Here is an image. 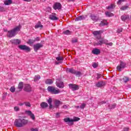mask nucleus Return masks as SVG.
I'll use <instances>...</instances> for the list:
<instances>
[{
    "label": "nucleus",
    "mask_w": 131,
    "mask_h": 131,
    "mask_svg": "<svg viewBox=\"0 0 131 131\" xmlns=\"http://www.w3.org/2000/svg\"><path fill=\"white\" fill-rule=\"evenodd\" d=\"M27 123H28V120L23 118L16 119L14 121V125L16 127H23Z\"/></svg>",
    "instance_id": "obj_1"
},
{
    "label": "nucleus",
    "mask_w": 131,
    "mask_h": 131,
    "mask_svg": "<svg viewBox=\"0 0 131 131\" xmlns=\"http://www.w3.org/2000/svg\"><path fill=\"white\" fill-rule=\"evenodd\" d=\"M20 26H17L14 28L12 30L8 31V34H7L8 37H10V38L14 37V36H15L16 34H17L16 32L20 31Z\"/></svg>",
    "instance_id": "obj_2"
},
{
    "label": "nucleus",
    "mask_w": 131,
    "mask_h": 131,
    "mask_svg": "<svg viewBox=\"0 0 131 131\" xmlns=\"http://www.w3.org/2000/svg\"><path fill=\"white\" fill-rule=\"evenodd\" d=\"M80 118L78 117H74V119H70V118H67L63 119L64 122H67L68 125H73L74 124L73 122L75 121H78L80 120Z\"/></svg>",
    "instance_id": "obj_3"
},
{
    "label": "nucleus",
    "mask_w": 131,
    "mask_h": 131,
    "mask_svg": "<svg viewBox=\"0 0 131 131\" xmlns=\"http://www.w3.org/2000/svg\"><path fill=\"white\" fill-rule=\"evenodd\" d=\"M56 88L53 86H49L47 88V90L49 92V93H50L51 94H53L54 95H57V94H59L60 90H56Z\"/></svg>",
    "instance_id": "obj_4"
},
{
    "label": "nucleus",
    "mask_w": 131,
    "mask_h": 131,
    "mask_svg": "<svg viewBox=\"0 0 131 131\" xmlns=\"http://www.w3.org/2000/svg\"><path fill=\"white\" fill-rule=\"evenodd\" d=\"M126 66V64L125 62L121 61L119 65L117 67V70L119 72L122 71V70L125 68Z\"/></svg>",
    "instance_id": "obj_5"
},
{
    "label": "nucleus",
    "mask_w": 131,
    "mask_h": 131,
    "mask_svg": "<svg viewBox=\"0 0 131 131\" xmlns=\"http://www.w3.org/2000/svg\"><path fill=\"white\" fill-rule=\"evenodd\" d=\"M18 48L19 50H21V51H26V52H30V51H31L30 48L26 45H19Z\"/></svg>",
    "instance_id": "obj_6"
},
{
    "label": "nucleus",
    "mask_w": 131,
    "mask_h": 131,
    "mask_svg": "<svg viewBox=\"0 0 131 131\" xmlns=\"http://www.w3.org/2000/svg\"><path fill=\"white\" fill-rule=\"evenodd\" d=\"M97 40L96 42H94V45L95 46H102L103 45V38H101V35H99V37H97Z\"/></svg>",
    "instance_id": "obj_7"
},
{
    "label": "nucleus",
    "mask_w": 131,
    "mask_h": 131,
    "mask_svg": "<svg viewBox=\"0 0 131 131\" xmlns=\"http://www.w3.org/2000/svg\"><path fill=\"white\" fill-rule=\"evenodd\" d=\"M54 10H62V5L59 2H56L53 6Z\"/></svg>",
    "instance_id": "obj_8"
},
{
    "label": "nucleus",
    "mask_w": 131,
    "mask_h": 131,
    "mask_svg": "<svg viewBox=\"0 0 131 131\" xmlns=\"http://www.w3.org/2000/svg\"><path fill=\"white\" fill-rule=\"evenodd\" d=\"M43 47V45L40 43H36L33 46L34 51L37 52L38 51V50H39L40 48H42Z\"/></svg>",
    "instance_id": "obj_9"
},
{
    "label": "nucleus",
    "mask_w": 131,
    "mask_h": 131,
    "mask_svg": "<svg viewBox=\"0 0 131 131\" xmlns=\"http://www.w3.org/2000/svg\"><path fill=\"white\" fill-rule=\"evenodd\" d=\"M56 84L57 86V88H59V89H63L64 86H65V85H64V83L63 81H61L60 79H57L56 82Z\"/></svg>",
    "instance_id": "obj_10"
},
{
    "label": "nucleus",
    "mask_w": 131,
    "mask_h": 131,
    "mask_svg": "<svg viewBox=\"0 0 131 131\" xmlns=\"http://www.w3.org/2000/svg\"><path fill=\"white\" fill-rule=\"evenodd\" d=\"M69 88L73 91H77V90H79V89L78 85H76L74 84H69Z\"/></svg>",
    "instance_id": "obj_11"
},
{
    "label": "nucleus",
    "mask_w": 131,
    "mask_h": 131,
    "mask_svg": "<svg viewBox=\"0 0 131 131\" xmlns=\"http://www.w3.org/2000/svg\"><path fill=\"white\" fill-rule=\"evenodd\" d=\"M25 113L27 115H29L31 117V118L33 120H34L35 119V116H34V114L32 113V112L31 111H26Z\"/></svg>",
    "instance_id": "obj_12"
},
{
    "label": "nucleus",
    "mask_w": 131,
    "mask_h": 131,
    "mask_svg": "<svg viewBox=\"0 0 131 131\" xmlns=\"http://www.w3.org/2000/svg\"><path fill=\"white\" fill-rule=\"evenodd\" d=\"M106 85V83L103 81H98L96 84V86L97 88H103V86H104V85Z\"/></svg>",
    "instance_id": "obj_13"
},
{
    "label": "nucleus",
    "mask_w": 131,
    "mask_h": 131,
    "mask_svg": "<svg viewBox=\"0 0 131 131\" xmlns=\"http://www.w3.org/2000/svg\"><path fill=\"white\" fill-rule=\"evenodd\" d=\"M11 42L12 43V45H15L16 46H17L18 45H20V43H21V40L18 39H14L12 40Z\"/></svg>",
    "instance_id": "obj_14"
},
{
    "label": "nucleus",
    "mask_w": 131,
    "mask_h": 131,
    "mask_svg": "<svg viewBox=\"0 0 131 131\" xmlns=\"http://www.w3.org/2000/svg\"><path fill=\"white\" fill-rule=\"evenodd\" d=\"M24 91L27 92H31V86L29 84H26L25 85Z\"/></svg>",
    "instance_id": "obj_15"
},
{
    "label": "nucleus",
    "mask_w": 131,
    "mask_h": 131,
    "mask_svg": "<svg viewBox=\"0 0 131 131\" xmlns=\"http://www.w3.org/2000/svg\"><path fill=\"white\" fill-rule=\"evenodd\" d=\"M100 53L101 51L98 48H95L92 50V54H94V55H100Z\"/></svg>",
    "instance_id": "obj_16"
},
{
    "label": "nucleus",
    "mask_w": 131,
    "mask_h": 131,
    "mask_svg": "<svg viewBox=\"0 0 131 131\" xmlns=\"http://www.w3.org/2000/svg\"><path fill=\"white\" fill-rule=\"evenodd\" d=\"M90 17L92 20H93V21H94V22H97V21L99 20V17L94 14H91Z\"/></svg>",
    "instance_id": "obj_17"
},
{
    "label": "nucleus",
    "mask_w": 131,
    "mask_h": 131,
    "mask_svg": "<svg viewBox=\"0 0 131 131\" xmlns=\"http://www.w3.org/2000/svg\"><path fill=\"white\" fill-rule=\"evenodd\" d=\"M49 19H50V20H53V21H57V20H59V18L53 15H49Z\"/></svg>",
    "instance_id": "obj_18"
},
{
    "label": "nucleus",
    "mask_w": 131,
    "mask_h": 131,
    "mask_svg": "<svg viewBox=\"0 0 131 131\" xmlns=\"http://www.w3.org/2000/svg\"><path fill=\"white\" fill-rule=\"evenodd\" d=\"M85 17L84 15H80L76 18L75 21H81V20H84Z\"/></svg>",
    "instance_id": "obj_19"
},
{
    "label": "nucleus",
    "mask_w": 131,
    "mask_h": 131,
    "mask_svg": "<svg viewBox=\"0 0 131 131\" xmlns=\"http://www.w3.org/2000/svg\"><path fill=\"white\" fill-rule=\"evenodd\" d=\"M41 108L42 109H45V108H47V107H49V104L47 102H42L40 104Z\"/></svg>",
    "instance_id": "obj_20"
},
{
    "label": "nucleus",
    "mask_w": 131,
    "mask_h": 131,
    "mask_svg": "<svg viewBox=\"0 0 131 131\" xmlns=\"http://www.w3.org/2000/svg\"><path fill=\"white\" fill-rule=\"evenodd\" d=\"M53 102V100L51 98H49L48 100V103L49 104V109H52L53 108V105H52V102Z\"/></svg>",
    "instance_id": "obj_21"
},
{
    "label": "nucleus",
    "mask_w": 131,
    "mask_h": 131,
    "mask_svg": "<svg viewBox=\"0 0 131 131\" xmlns=\"http://www.w3.org/2000/svg\"><path fill=\"white\" fill-rule=\"evenodd\" d=\"M43 27V26L41 25V23L40 21H38L36 25L35 26V28L37 29V28H42Z\"/></svg>",
    "instance_id": "obj_22"
},
{
    "label": "nucleus",
    "mask_w": 131,
    "mask_h": 131,
    "mask_svg": "<svg viewBox=\"0 0 131 131\" xmlns=\"http://www.w3.org/2000/svg\"><path fill=\"white\" fill-rule=\"evenodd\" d=\"M12 3H13L12 0H6L4 2V5H5V6H10Z\"/></svg>",
    "instance_id": "obj_23"
},
{
    "label": "nucleus",
    "mask_w": 131,
    "mask_h": 131,
    "mask_svg": "<svg viewBox=\"0 0 131 131\" xmlns=\"http://www.w3.org/2000/svg\"><path fill=\"white\" fill-rule=\"evenodd\" d=\"M100 33H103V32H102V31H95L93 32V34L95 36L100 35Z\"/></svg>",
    "instance_id": "obj_24"
},
{
    "label": "nucleus",
    "mask_w": 131,
    "mask_h": 131,
    "mask_svg": "<svg viewBox=\"0 0 131 131\" xmlns=\"http://www.w3.org/2000/svg\"><path fill=\"white\" fill-rule=\"evenodd\" d=\"M54 82L53 81V80L51 79H47L45 81L46 84H52Z\"/></svg>",
    "instance_id": "obj_25"
},
{
    "label": "nucleus",
    "mask_w": 131,
    "mask_h": 131,
    "mask_svg": "<svg viewBox=\"0 0 131 131\" xmlns=\"http://www.w3.org/2000/svg\"><path fill=\"white\" fill-rule=\"evenodd\" d=\"M55 105V106L57 107H59V106H60V105H61V104H62V102L61 101H60V100H55V102H54Z\"/></svg>",
    "instance_id": "obj_26"
},
{
    "label": "nucleus",
    "mask_w": 131,
    "mask_h": 131,
    "mask_svg": "<svg viewBox=\"0 0 131 131\" xmlns=\"http://www.w3.org/2000/svg\"><path fill=\"white\" fill-rule=\"evenodd\" d=\"M109 109H114L115 107H116V104H109V103L107 104Z\"/></svg>",
    "instance_id": "obj_27"
},
{
    "label": "nucleus",
    "mask_w": 131,
    "mask_h": 131,
    "mask_svg": "<svg viewBox=\"0 0 131 131\" xmlns=\"http://www.w3.org/2000/svg\"><path fill=\"white\" fill-rule=\"evenodd\" d=\"M62 33L66 35H70V34L72 33V32L69 30H67L66 31H63Z\"/></svg>",
    "instance_id": "obj_28"
},
{
    "label": "nucleus",
    "mask_w": 131,
    "mask_h": 131,
    "mask_svg": "<svg viewBox=\"0 0 131 131\" xmlns=\"http://www.w3.org/2000/svg\"><path fill=\"white\" fill-rule=\"evenodd\" d=\"M23 86H24L23 82H20L18 85V90H20L19 92H20V91H21V90L23 89Z\"/></svg>",
    "instance_id": "obj_29"
},
{
    "label": "nucleus",
    "mask_w": 131,
    "mask_h": 131,
    "mask_svg": "<svg viewBox=\"0 0 131 131\" xmlns=\"http://www.w3.org/2000/svg\"><path fill=\"white\" fill-rule=\"evenodd\" d=\"M105 14L106 16V17H113V16H114V14H113V13L109 12L108 11L106 12L105 13Z\"/></svg>",
    "instance_id": "obj_30"
},
{
    "label": "nucleus",
    "mask_w": 131,
    "mask_h": 131,
    "mask_svg": "<svg viewBox=\"0 0 131 131\" xmlns=\"http://www.w3.org/2000/svg\"><path fill=\"white\" fill-rule=\"evenodd\" d=\"M35 42V40L31 39H29L27 42L28 45H33Z\"/></svg>",
    "instance_id": "obj_31"
},
{
    "label": "nucleus",
    "mask_w": 131,
    "mask_h": 131,
    "mask_svg": "<svg viewBox=\"0 0 131 131\" xmlns=\"http://www.w3.org/2000/svg\"><path fill=\"white\" fill-rule=\"evenodd\" d=\"M129 17L127 15H122L121 17V19L122 21H125V20H127V19H129Z\"/></svg>",
    "instance_id": "obj_32"
},
{
    "label": "nucleus",
    "mask_w": 131,
    "mask_h": 131,
    "mask_svg": "<svg viewBox=\"0 0 131 131\" xmlns=\"http://www.w3.org/2000/svg\"><path fill=\"white\" fill-rule=\"evenodd\" d=\"M106 20H103L102 21L100 24H99V26H100V27H102V26H105L106 25H107V23H106Z\"/></svg>",
    "instance_id": "obj_33"
},
{
    "label": "nucleus",
    "mask_w": 131,
    "mask_h": 131,
    "mask_svg": "<svg viewBox=\"0 0 131 131\" xmlns=\"http://www.w3.org/2000/svg\"><path fill=\"white\" fill-rule=\"evenodd\" d=\"M39 79H40V76L38 75H36L34 78V81H38V80H39Z\"/></svg>",
    "instance_id": "obj_34"
},
{
    "label": "nucleus",
    "mask_w": 131,
    "mask_h": 131,
    "mask_svg": "<svg viewBox=\"0 0 131 131\" xmlns=\"http://www.w3.org/2000/svg\"><path fill=\"white\" fill-rule=\"evenodd\" d=\"M67 70L70 72V73H72V74H75L76 71L73 69H68Z\"/></svg>",
    "instance_id": "obj_35"
},
{
    "label": "nucleus",
    "mask_w": 131,
    "mask_h": 131,
    "mask_svg": "<svg viewBox=\"0 0 131 131\" xmlns=\"http://www.w3.org/2000/svg\"><path fill=\"white\" fill-rule=\"evenodd\" d=\"M127 9H128V6H123L120 8V10L121 11H125V10H127Z\"/></svg>",
    "instance_id": "obj_36"
},
{
    "label": "nucleus",
    "mask_w": 131,
    "mask_h": 131,
    "mask_svg": "<svg viewBox=\"0 0 131 131\" xmlns=\"http://www.w3.org/2000/svg\"><path fill=\"white\" fill-rule=\"evenodd\" d=\"M123 80L124 82H125V83H126V82H127V81H129V78H128V77H124L123 78Z\"/></svg>",
    "instance_id": "obj_37"
},
{
    "label": "nucleus",
    "mask_w": 131,
    "mask_h": 131,
    "mask_svg": "<svg viewBox=\"0 0 131 131\" xmlns=\"http://www.w3.org/2000/svg\"><path fill=\"white\" fill-rule=\"evenodd\" d=\"M10 92H11V93H15V91H16V88H15V86H11L10 89Z\"/></svg>",
    "instance_id": "obj_38"
},
{
    "label": "nucleus",
    "mask_w": 131,
    "mask_h": 131,
    "mask_svg": "<svg viewBox=\"0 0 131 131\" xmlns=\"http://www.w3.org/2000/svg\"><path fill=\"white\" fill-rule=\"evenodd\" d=\"M74 74H75V75H76V76H78V77H79V76H80V75H81V72H77L76 71L75 73Z\"/></svg>",
    "instance_id": "obj_39"
},
{
    "label": "nucleus",
    "mask_w": 131,
    "mask_h": 131,
    "mask_svg": "<svg viewBox=\"0 0 131 131\" xmlns=\"http://www.w3.org/2000/svg\"><path fill=\"white\" fill-rule=\"evenodd\" d=\"M0 12H6V9L5 8V7H4V6H0Z\"/></svg>",
    "instance_id": "obj_40"
},
{
    "label": "nucleus",
    "mask_w": 131,
    "mask_h": 131,
    "mask_svg": "<svg viewBox=\"0 0 131 131\" xmlns=\"http://www.w3.org/2000/svg\"><path fill=\"white\" fill-rule=\"evenodd\" d=\"M114 8V5L111 4L110 6L106 7L107 10H111V9H113Z\"/></svg>",
    "instance_id": "obj_41"
},
{
    "label": "nucleus",
    "mask_w": 131,
    "mask_h": 131,
    "mask_svg": "<svg viewBox=\"0 0 131 131\" xmlns=\"http://www.w3.org/2000/svg\"><path fill=\"white\" fill-rule=\"evenodd\" d=\"M96 75H97V77H96L97 80H99V79H100V78L101 77H102V74H101L97 73Z\"/></svg>",
    "instance_id": "obj_42"
},
{
    "label": "nucleus",
    "mask_w": 131,
    "mask_h": 131,
    "mask_svg": "<svg viewBox=\"0 0 131 131\" xmlns=\"http://www.w3.org/2000/svg\"><path fill=\"white\" fill-rule=\"evenodd\" d=\"M108 42H109L108 40L102 39V43H105V45H107Z\"/></svg>",
    "instance_id": "obj_43"
},
{
    "label": "nucleus",
    "mask_w": 131,
    "mask_h": 131,
    "mask_svg": "<svg viewBox=\"0 0 131 131\" xmlns=\"http://www.w3.org/2000/svg\"><path fill=\"white\" fill-rule=\"evenodd\" d=\"M85 107V103H82L80 106V108L81 109H84Z\"/></svg>",
    "instance_id": "obj_44"
},
{
    "label": "nucleus",
    "mask_w": 131,
    "mask_h": 131,
    "mask_svg": "<svg viewBox=\"0 0 131 131\" xmlns=\"http://www.w3.org/2000/svg\"><path fill=\"white\" fill-rule=\"evenodd\" d=\"M122 2H125V0H119L117 2V5H121V3H122Z\"/></svg>",
    "instance_id": "obj_45"
},
{
    "label": "nucleus",
    "mask_w": 131,
    "mask_h": 131,
    "mask_svg": "<svg viewBox=\"0 0 131 131\" xmlns=\"http://www.w3.org/2000/svg\"><path fill=\"white\" fill-rule=\"evenodd\" d=\"M56 60L58 61H63V57H56Z\"/></svg>",
    "instance_id": "obj_46"
},
{
    "label": "nucleus",
    "mask_w": 131,
    "mask_h": 131,
    "mask_svg": "<svg viewBox=\"0 0 131 131\" xmlns=\"http://www.w3.org/2000/svg\"><path fill=\"white\" fill-rule=\"evenodd\" d=\"M25 104L27 107H31V105L30 104V102H25Z\"/></svg>",
    "instance_id": "obj_47"
},
{
    "label": "nucleus",
    "mask_w": 131,
    "mask_h": 131,
    "mask_svg": "<svg viewBox=\"0 0 131 131\" xmlns=\"http://www.w3.org/2000/svg\"><path fill=\"white\" fill-rule=\"evenodd\" d=\"M93 68H97L98 67V64L97 63L94 62L93 64L92 65Z\"/></svg>",
    "instance_id": "obj_48"
},
{
    "label": "nucleus",
    "mask_w": 131,
    "mask_h": 131,
    "mask_svg": "<svg viewBox=\"0 0 131 131\" xmlns=\"http://www.w3.org/2000/svg\"><path fill=\"white\" fill-rule=\"evenodd\" d=\"M117 31L118 33H120V32H122V28H119V29H118Z\"/></svg>",
    "instance_id": "obj_49"
},
{
    "label": "nucleus",
    "mask_w": 131,
    "mask_h": 131,
    "mask_svg": "<svg viewBox=\"0 0 131 131\" xmlns=\"http://www.w3.org/2000/svg\"><path fill=\"white\" fill-rule=\"evenodd\" d=\"M35 41H39L40 40V38L39 37H37L34 39Z\"/></svg>",
    "instance_id": "obj_50"
},
{
    "label": "nucleus",
    "mask_w": 131,
    "mask_h": 131,
    "mask_svg": "<svg viewBox=\"0 0 131 131\" xmlns=\"http://www.w3.org/2000/svg\"><path fill=\"white\" fill-rule=\"evenodd\" d=\"M99 105H103V104H106V101H101V102H99Z\"/></svg>",
    "instance_id": "obj_51"
},
{
    "label": "nucleus",
    "mask_w": 131,
    "mask_h": 131,
    "mask_svg": "<svg viewBox=\"0 0 131 131\" xmlns=\"http://www.w3.org/2000/svg\"><path fill=\"white\" fill-rule=\"evenodd\" d=\"M15 111L18 112L20 110V108L18 106H15L14 108Z\"/></svg>",
    "instance_id": "obj_52"
},
{
    "label": "nucleus",
    "mask_w": 131,
    "mask_h": 131,
    "mask_svg": "<svg viewBox=\"0 0 131 131\" xmlns=\"http://www.w3.org/2000/svg\"><path fill=\"white\" fill-rule=\"evenodd\" d=\"M56 118H60V113H57L56 114Z\"/></svg>",
    "instance_id": "obj_53"
},
{
    "label": "nucleus",
    "mask_w": 131,
    "mask_h": 131,
    "mask_svg": "<svg viewBox=\"0 0 131 131\" xmlns=\"http://www.w3.org/2000/svg\"><path fill=\"white\" fill-rule=\"evenodd\" d=\"M31 131H38V129H37V128H32L31 129Z\"/></svg>",
    "instance_id": "obj_54"
},
{
    "label": "nucleus",
    "mask_w": 131,
    "mask_h": 131,
    "mask_svg": "<svg viewBox=\"0 0 131 131\" xmlns=\"http://www.w3.org/2000/svg\"><path fill=\"white\" fill-rule=\"evenodd\" d=\"M107 46H110V47H112V46H113V43L112 42H110V43H107V45H106Z\"/></svg>",
    "instance_id": "obj_55"
},
{
    "label": "nucleus",
    "mask_w": 131,
    "mask_h": 131,
    "mask_svg": "<svg viewBox=\"0 0 131 131\" xmlns=\"http://www.w3.org/2000/svg\"><path fill=\"white\" fill-rule=\"evenodd\" d=\"M72 42L73 43H75V42H77V39H74L72 40Z\"/></svg>",
    "instance_id": "obj_56"
},
{
    "label": "nucleus",
    "mask_w": 131,
    "mask_h": 131,
    "mask_svg": "<svg viewBox=\"0 0 131 131\" xmlns=\"http://www.w3.org/2000/svg\"><path fill=\"white\" fill-rule=\"evenodd\" d=\"M62 107H63L64 109H67L68 106H67V105H63V106H62Z\"/></svg>",
    "instance_id": "obj_57"
},
{
    "label": "nucleus",
    "mask_w": 131,
    "mask_h": 131,
    "mask_svg": "<svg viewBox=\"0 0 131 131\" xmlns=\"http://www.w3.org/2000/svg\"><path fill=\"white\" fill-rule=\"evenodd\" d=\"M24 2H31V0H23Z\"/></svg>",
    "instance_id": "obj_58"
},
{
    "label": "nucleus",
    "mask_w": 131,
    "mask_h": 131,
    "mask_svg": "<svg viewBox=\"0 0 131 131\" xmlns=\"http://www.w3.org/2000/svg\"><path fill=\"white\" fill-rule=\"evenodd\" d=\"M55 64H56V65H59V64H60V62H55Z\"/></svg>",
    "instance_id": "obj_59"
},
{
    "label": "nucleus",
    "mask_w": 131,
    "mask_h": 131,
    "mask_svg": "<svg viewBox=\"0 0 131 131\" xmlns=\"http://www.w3.org/2000/svg\"><path fill=\"white\" fill-rule=\"evenodd\" d=\"M24 105V103H19V106H23Z\"/></svg>",
    "instance_id": "obj_60"
},
{
    "label": "nucleus",
    "mask_w": 131,
    "mask_h": 131,
    "mask_svg": "<svg viewBox=\"0 0 131 131\" xmlns=\"http://www.w3.org/2000/svg\"><path fill=\"white\" fill-rule=\"evenodd\" d=\"M76 108H77V109H78V108H80V106L77 105V106H76Z\"/></svg>",
    "instance_id": "obj_61"
},
{
    "label": "nucleus",
    "mask_w": 131,
    "mask_h": 131,
    "mask_svg": "<svg viewBox=\"0 0 131 131\" xmlns=\"http://www.w3.org/2000/svg\"><path fill=\"white\" fill-rule=\"evenodd\" d=\"M5 99H6V96H3V99L5 100Z\"/></svg>",
    "instance_id": "obj_62"
},
{
    "label": "nucleus",
    "mask_w": 131,
    "mask_h": 131,
    "mask_svg": "<svg viewBox=\"0 0 131 131\" xmlns=\"http://www.w3.org/2000/svg\"><path fill=\"white\" fill-rule=\"evenodd\" d=\"M75 0H69V2H74Z\"/></svg>",
    "instance_id": "obj_63"
},
{
    "label": "nucleus",
    "mask_w": 131,
    "mask_h": 131,
    "mask_svg": "<svg viewBox=\"0 0 131 131\" xmlns=\"http://www.w3.org/2000/svg\"><path fill=\"white\" fill-rule=\"evenodd\" d=\"M41 42H44V41H43V40H42Z\"/></svg>",
    "instance_id": "obj_64"
}]
</instances>
